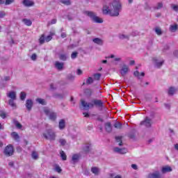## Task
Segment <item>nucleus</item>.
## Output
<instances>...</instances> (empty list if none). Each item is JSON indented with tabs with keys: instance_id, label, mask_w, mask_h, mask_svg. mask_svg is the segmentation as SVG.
<instances>
[{
	"instance_id": "obj_1",
	"label": "nucleus",
	"mask_w": 178,
	"mask_h": 178,
	"mask_svg": "<svg viewBox=\"0 0 178 178\" xmlns=\"http://www.w3.org/2000/svg\"><path fill=\"white\" fill-rule=\"evenodd\" d=\"M112 6L113 8V12H112V10L109 9L108 5L104 4L102 8L103 15H110V16L112 17H118L119 13L122 10V3H120V1L115 0L112 3Z\"/></svg>"
},
{
	"instance_id": "obj_2",
	"label": "nucleus",
	"mask_w": 178,
	"mask_h": 178,
	"mask_svg": "<svg viewBox=\"0 0 178 178\" xmlns=\"http://www.w3.org/2000/svg\"><path fill=\"white\" fill-rule=\"evenodd\" d=\"M81 105L83 106V109L88 111V109H92L94 106L96 108H104V102L101 99H94L91 102L88 103L84 99H81Z\"/></svg>"
},
{
	"instance_id": "obj_3",
	"label": "nucleus",
	"mask_w": 178,
	"mask_h": 178,
	"mask_svg": "<svg viewBox=\"0 0 178 178\" xmlns=\"http://www.w3.org/2000/svg\"><path fill=\"white\" fill-rule=\"evenodd\" d=\"M7 97L8 98H10V99L8 100V105H10V106H12V108H15V109H16L17 108L16 103H15V101H16L17 98L16 92L10 91V92L7 93Z\"/></svg>"
},
{
	"instance_id": "obj_4",
	"label": "nucleus",
	"mask_w": 178,
	"mask_h": 178,
	"mask_svg": "<svg viewBox=\"0 0 178 178\" xmlns=\"http://www.w3.org/2000/svg\"><path fill=\"white\" fill-rule=\"evenodd\" d=\"M43 137L46 140H50V141H55L56 140V134L52 129H47L43 133Z\"/></svg>"
},
{
	"instance_id": "obj_5",
	"label": "nucleus",
	"mask_w": 178,
	"mask_h": 178,
	"mask_svg": "<svg viewBox=\"0 0 178 178\" xmlns=\"http://www.w3.org/2000/svg\"><path fill=\"white\" fill-rule=\"evenodd\" d=\"M85 15L90 17L91 20L95 23H104L102 18L97 16V13L92 11H85Z\"/></svg>"
},
{
	"instance_id": "obj_6",
	"label": "nucleus",
	"mask_w": 178,
	"mask_h": 178,
	"mask_svg": "<svg viewBox=\"0 0 178 178\" xmlns=\"http://www.w3.org/2000/svg\"><path fill=\"white\" fill-rule=\"evenodd\" d=\"M14 153L15 149L13 148V145H7L3 150V154L4 155H6V156H12Z\"/></svg>"
},
{
	"instance_id": "obj_7",
	"label": "nucleus",
	"mask_w": 178,
	"mask_h": 178,
	"mask_svg": "<svg viewBox=\"0 0 178 178\" xmlns=\"http://www.w3.org/2000/svg\"><path fill=\"white\" fill-rule=\"evenodd\" d=\"M44 112L47 116H49L50 120H56V113L54 112H51L49 109L44 108Z\"/></svg>"
},
{
	"instance_id": "obj_8",
	"label": "nucleus",
	"mask_w": 178,
	"mask_h": 178,
	"mask_svg": "<svg viewBox=\"0 0 178 178\" xmlns=\"http://www.w3.org/2000/svg\"><path fill=\"white\" fill-rule=\"evenodd\" d=\"M141 126H145V127H151L152 126V120L149 117H146L143 121L140 122Z\"/></svg>"
},
{
	"instance_id": "obj_9",
	"label": "nucleus",
	"mask_w": 178,
	"mask_h": 178,
	"mask_svg": "<svg viewBox=\"0 0 178 178\" xmlns=\"http://www.w3.org/2000/svg\"><path fill=\"white\" fill-rule=\"evenodd\" d=\"M147 178H162V175L159 171H155L152 173H149L147 175Z\"/></svg>"
},
{
	"instance_id": "obj_10",
	"label": "nucleus",
	"mask_w": 178,
	"mask_h": 178,
	"mask_svg": "<svg viewBox=\"0 0 178 178\" xmlns=\"http://www.w3.org/2000/svg\"><path fill=\"white\" fill-rule=\"evenodd\" d=\"M33 105H34L33 100H31V99H26L25 106H26L27 111H29V112H30V111H31V109L33 108Z\"/></svg>"
},
{
	"instance_id": "obj_11",
	"label": "nucleus",
	"mask_w": 178,
	"mask_h": 178,
	"mask_svg": "<svg viewBox=\"0 0 178 178\" xmlns=\"http://www.w3.org/2000/svg\"><path fill=\"white\" fill-rule=\"evenodd\" d=\"M113 151L114 152H117V154H124L127 153V149L126 148L114 147Z\"/></svg>"
},
{
	"instance_id": "obj_12",
	"label": "nucleus",
	"mask_w": 178,
	"mask_h": 178,
	"mask_svg": "<svg viewBox=\"0 0 178 178\" xmlns=\"http://www.w3.org/2000/svg\"><path fill=\"white\" fill-rule=\"evenodd\" d=\"M129 72V67L127 65H123V67L121 69L120 74L124 77L126 74H127V72Z\"/></svg>"
},
{
	"instance_id": "obj_13",
	"label": "nucleus",
	"mask_w": 178,
	"mask_h": 178,
	"mask_svg": "<svg viewBox=\"0 0 178 178\" xmlns=\"http://www.w3.org/2000/svg\"><path fill=\"white\" fill-rule=\"evenodd\" d=\"M172 167L169 165H165L161 168V173H169V172H172Z\"/></svg>"
},
{
	"instance_id": "obj_14",
	"label": "nucleus",
	"mask_w": 178,
	"mask_h": 178,
	"mask_svg": "<svg viewBox=\"0 0 178 178\" xmlns=\"http://www.w3.org/2000/svg\"><path fill=\"white\" fill-rule=\"evenodd\" d=\"M153 60L154 62V65L156 67H158V69H160V67L165 63V60H162L161 61L159 62L158 59L156 58H153Z\"/></svg>"
},
{
	"instance_id": "obj_15",
	"label": "nucleus",
	"mask_w": 178,
	"mask_h": 178,
	"mask_svg": "<svg viewBox=\"0 0 178 178\" xmlns=\"http://www.w3.org/2000/svg\"><path fill=\"white\" fill-rule=\"evenodd\" d=\"M65 63H60L59 61H56L55 63V67L58 69V70H63V66Z\"/></svg>"
},
{
	"instance_id": "obj_16",
	"label": "nucleus",
	"mask_w": 178,
	"mask_h": 178,
	"mask_svg": "<svg viewBox=\"0 0 178 178\" xmlns=\"http://www.w3.org/2000/svg\"><path fill=\"white\" fill-rule=\"evenodd\" d=\"M104 127L107 133L112 131V124L111 122H106L104 124Z\"/></svg>"
},
{
	"instance_id": "obj_17",
	"label": "nucleus",
	"mask_w": 178,
	"mask_h": 178,
	"mask_svg": "<svg viewBox=\"0 0 178 178\" xmlns=\"http://www.w3.org/2000/svg\"><path fill=\"white\" fill-rule=\"evenodd\" d=\"M90 170L95 176H98V175H99V168H98V167H92Z\"/></svg>"
},
{
	"instance_id": "obj_18",
	"label": "nucleus",
	"mask_w": 178,
	"mask_h": 178,
	"mask_svg": "<svg viewBox=\"0 0 178 178\" xmlns=\"http://www.w3.org/2000/svg\"><path fill=\"white\" fill-rule=\"evenodd\" d=\"M58 127L60 130H63L65 127H66V122H65V120H60L58 123Z\"/></svg>"
},
{
	"instance_id": "obj_19",
	"label": "nucleus",
	"mask_w": 178,
	"mask_h": 178,
	"mask_svg": "<svg viewBox=\"0 0 178 178\" xmlns=\"http://www.w3.org/2000/svg\"><path fill=\"white\" fill-rule=\"evenodd\" d=\"M84 94L86 97L90 98V97H91V95H92V89H90V88L85 89Z\"/></svg>"
},
{
	"instance_id": "obj_20",
	"label": "nucleus",
	"mask_w": 178,
	"mask_h": 178,
	"mask_svg": "<svg viewBox=\"0 0 178 178\" xmlns=\"http://www.w3.org/2000/svg\"><path fill=\"white\" fill-rule=\"evenodd\" d=\"M23 4L24 6H33L34 5V2H33L31 0H24Z\"/></svg>"
},
{
	"instance_id": "obj_21",
	"label": "nucleus",
	"mask_w": 178,
	"mask_h": 178,
	"mask_svg": "<svg viewBox=\"0 0 178 178\" xmlns=\"http://www.w3.org/2000/svg\"><path fill=\"white\" fill-rule=\"evenodd\" d=\"M92 41L95 42V44H97V45H103L104 44V40L98 38H94Z\"/></svg>"
},
{
	"instance_id": "obj_22",
	"label": "nucleus",
	"mask_w": 178,
	"mask_h": 178,
	"mask_svg": "<svg viewBox=\"0 0 178 178\" xmlns=\"http://www.w3.org/2000/svg\"><path fill=\"white\" fill-rule=\"evenodd\" d=\"M79 159H80V155L79 154H74L72 158V161L73 163H76V162L79 161Z\"/></svg>"
},
{
	"instance_id": "obj_23",
	"label": "nucleus",
	"mask_w": 178,
	"mask_h": 178,
	"mask_svg": "<svg viewBox=\"0 0 178 178\" xmlns=\"http://www.w3.org/2000/svg\"><path fill=\"white\" fill-rule=\"evenodd\" d=\"M35 101L40 105H47V101H45L44 99L37 98Z\"/></svg>"
},
{
	"instance_id": "obj_24",
	"label": "nucleus",
	"mask_w": 178,
	"mask_h": 178,
	"mask_svg": "<svg viewBox=\"0 0 178 178\" xmlns=\"http://www.w3.org/2000/svg\"><path fill=\"white\" fill-rule=\"evenodd\" d=\"M60 155L63 161H66V159H67V156H66V153H65L63 150L60 152Z\"/></svg>"
},
{
	"instance_id": "obj_25",
	"label": "nucleus",
	"mask_w": 178,
	"mask_h": 178,
	"mask_svg": "<svg viewBox=\"0 0 178 178\" xmlns=\"http://www.w3.org/2000/svg\"><path fill=\"white\" fill-rule=\"evenodd\" d=\"M83 151L86 154L88 153L89 151H91V145H90V144L86 145L83 147Z\"/></svg>"
},
{
	"instance_id": "obj_26",
	"label": "nucleus",
	"mask_w": 178,
	"mask_h": 178,
	"mask_svg": "<svg viewBox=\"0 0 178 178\" xmlns=\"http://www.w3.org/2000/svg\"><path fill=\"white\" fill-rule=\"evenodd\" d=\"M177 29H178L177 24L171 25L170 27V31H172V33H176V31H177Z\"/></svg>"
},
{
	"instance_id": "obj_27",
	"label": "nucleus",
	"mask_w": 178,
	"mask_h": 178,
	"mask_svg": "<svg viewBox=\"0 0 178 178\" xmlns=\"http://www.w3.org/2000/svg\"><path fill=\"white\" fill-rule=\"evenodd\" d=\"M23 23H24V24H26V26H31V24H33V22H31V20L28 19H22Z\"/></svg>"
},
{
	"instance_id": "obj_28",
	"label": "nucleus",
	"mask_w": 178,
	"mask_h": 178,
	"mask_svg": "<svg viewBox=\"0 0 178 178\" xmlns=\"http://www.w3.org/2000/svg\"><path fill=\"white\" fill-rule=\"evenodd\" d=\"M11 136H12L13 138H14V140H15L16 141H18L19 138H20V136H19V134L16 132H13L11 134Z\"/></svg>"
},
{
	"instance_id": "obj_29",
	"label": "nucleus",
	"mask_w": 178,
	"mask_h": 178,
	"mask_svg": "<svg viewBox=\"0 0 178 178\" xmlns=\"http://www.w3.org/2000/svg\"><path fill=\"white\" fill-rule=\"evenodd\" d=\"M116 143H118V145L122 146L123 145V142H122V137L121 136H115Z\"/></svg>"
},
{
	"instance_id": "obj_30",
	"label": "nucleus",
	"mask_w": 178,
	"mask_h": 178,
	"mask_svg": "<svg viewBox=\"0 0 178 178\" xmlns=\"http://www.w3.org/2000/svg\"><path fill=\"white\" fill-rule=\"evenodd\" d=\"M123 126V124L120 122H116L115 124H114V127L115 129H118L119 130H120L122 129V127Z\"/></svg>"
},
{
	"instance_id": "obj_31",
	"label": "nucleus",
	"mask_w": 178,
	"mask_h": 178,
	"mask_svg": "<svg viewBox=\"0 0 178 178\" xmlns=\"http://www.w3.org/2000/svg\"><path fill=\"white\" fill-rule=\"evenodd\" d=\"M176 92V89L175 88L171 87L168 90V95H173Z\"/></svg>"
},
{
	"instance_id": "obj_32",
	"label": "nucleus",
	"mask_w": 178,
	"mask_h": 178,
	"mask_svg": "<svg viewBox=\"0 0 178 178\" xmlns=\"http://www.w3.org/2000/svg\"><path fill=\"white\" fill-rule=\"evenodd\" d=\"M162 8H163V3L159 2L157 3V6L154 8V9H156L158 10L159 9H162Z\"/></svg>"
},
{
	"instance_id": "obj_33",
	"label": "nucleus",
	"mask_w": 178,
	"mask_h": 178,
	"mask_svg": "<svg viewBox=\"0 0 178 178\" xmlns=\"http://www.w3.org/2000/svg\"><path fill=\"white\" fill-rule=\"evenodd\" d=\"M60 60H67V55L66 54H60L59 55Z\"/></svg>"
},
{
	"instance_id": "obj_34",
	"label": "nucleus",
	"mask_w": 178,
	"mask_h": 178,
	"mask_svg": "<svg viewBox=\"0 0 178 178\" xmlns=\"http://www.w3.org/2000/svg\"><path fill=\"white\" fill-rule=\"evenodd\" d=\"M60 2L61 3H63V5H67V6L72 4V2H70V0H60Z\"/></svg>"
},
{
	"instance_id": "obj_35",
	"label": "nucleus",
	"mask_w": 178,
	"mask_h": 178,
	"mask_svg": "<svg viewBox=\"0 0 178 178\" xmlns=\"http://www.w3.org/2000/svg\"><path fill=\"white\" fill-rule=\"evenodd\" d=\"M26 97H27V95L24 92H21L20 93V100L24 101L26 99Z\"/></svg>"
},
{
	"instance_id": "obj_36",
	"label": "nucleus",
	"mask_w": 178,
	"mask_h": 178,
	"mask_svg": "<svg viewBox=\"0 0 178 178\" xmlns=\"http://www.w3.org/2000/svg\"><path fill=\"white\" fill-rule=\"evenodd\" d=\"M120 40H129V35L124 34L119 35Z\"/></svg>"
},
{
	"instance_id": "obj_37",
	"label": "nucleus",
	"mask_w": 178,
	"mask_h": 178,
	"mask_svg": "<svg viewBox=\"0 0 178 178\" xmlns=\"http://www.w3.org/2000/svg\"><path fill=\"white\" fill-rule=\"evenodd\" d=\"M58 143L60 144V145L64 147V145H66L67 141L63 138H60L58 140Z\"/></svg>"
},
{
	"instance_id": "obj_38",
	"label": "nucleus",
	"mask_w": 178,
	"mask_h": 178,
	"mask_svg": "<svg viewBox=\"0 0 178 178\" xmlns=\"http://www.w3.org/2000/svg\"><path fill=\"white\" fill-rule=\"evenodd\" d=\"M94 83V79L92 77L89 76L86 80V84H92Z\"/></svg>"
},
{
	"instance_id": "obj_39",
	"label": "nucleus",
	"mask_w": 178,
	"mask_h": 178,
	"mask_svg": "<svg viewBox=\"0 0 178 178\" xmlns=\"http://www.w3.org/2000/svg\"><path fill=\"white\" fill-rule=\"evenodd\" d=\"M14 123L17 129H22V127H23V125H22V124H20L18 121L15 120L14 121Z\"/></svg>"
},
{
	"instance_id": "obj_40",
	"label": "nucleus",
	"mask_w": 178,
	"mask_h": 178,
	"mask_svg": "<svg viewBox=\"0 0 178 178\" xmlns=\"http://www.w3.org/2000/svg\"><path fill=\"white\" fill-rule=\"evenodd\" d=\"M40 44H42L44 42H45V37L44 35H42V36L39 39Z\"/></svg>"
},
{
	"instance_id": "obj_41",
	"label": "nucleus",
	"mask_w": 178,
	"mask_h": 178,
	"mask_svg": "<svg viewBox=\"0 0 178 178\" xmlns=\"http://www.w3.org/2000/svg\"><path fill=\"white\" fill-rule=\"evenodd\" d=\"M155 31L157 35H162V30H161V28H156Z\"/></svg>"
},
{
	"instance_id": "obj_42",
	"label": "nucleus",
	"mask_w": 178,
	"mask_h": 178,
	"mask_svg": "<svg viewBox=\"0 0 178 178\" xmlns=\"http://www.w3.org/2000/svg\"><path fill=\"white\" fill-rule=\"evenodd\" d=\"M32 158L33 159H38V153H37L36 152H32Z\"/></svg>"
},
{
	"instance_id": "obj_43",
	"label": "nucleus",
	"mask_w": 178,
	"mask_h": 178,
	"mask_svg": "<svg viewBox=\"0 0 178 178\" xmlns=\"http://www.w3.org/2000/svg\"><path fill=\"white\" fill-rule=\"evenodd\" d=\"M77 55H79V53H78V52H76V51L73 52V53L71 54V58H72V59H76V58H77Z\"/></svg>"
},
{
	"instance_id": "obj_44",
	"label": "nucleus",
	"mask_w": 178,
	"mask_h": 178,
	"mask_svg": "<svg viewBox=\"0 0 178 178\" xmlns=\"http://www.w3.org/2000/svg\"><path fill=\"white\" fill-rule=\"evenodd\" d=\"M52 35H54V34L47 36L45 38V41L47 42H49V41H51L52 40Z\"/></svg>"
},
{
	"instance_id": "obj_45",
	"label": "nucleus",
	"mask_w": 178,
	"mask_h": 178,
	"mask_svg": "<svg viewBox=\"0 0 178 178\" xmlns=\"http://www.w3.org/2000/svg\"><path fill=\"white\" fill-rule=\"evenodd\" d=\"M93 76L95 77V80H99V79H101V74L99 73L95 74Z\"/></svg>"
},
{
	"instance_id": "obj_46",
	"label": "nucleus",
	"mask_w": 178,
	"mask_h": 178,
	"mask_svg": "<svg viewBox=\"0 0 178 178\" xmlns=\"http://www.w3.org/2000/svg\"><path fill=\"white\" fill-rule=\"evenodd\" d=\"M50 90L51 91H55L56 90V86L54 83L50 84Z\"/></svg>"
},
{
	"instance_id": "obj_47",
	"label": "nucleus",
	"mask_w": 178,
	"mask_h": 178,
	"mask_svg": "<svg viewBox=\"0 0 178 178\" xmlns=\"http://www.w3.org/2000/svg\"><path fill=\"white\" fill-rule=\"evenodd\" d=\"M0 116L2 119H5L6 118V113L3 111H0Z\"/></svg>"
},
{
	"instance_id": "obj_48",
	"label": "nucleus",
	"mask_w": 178,
	"mask_h": 178,
	"mask_svg": "<svg viewBox=\"0 0 178 178\" xmlns=\"http://www.w3.org/2000/svg\"><path fill=\"white\" fill-rule=\"evenodd\" d=\"M56 172H58V173H60L62 172V168L59 167V165H56L55 168Z\"/></svg>"
},
{
	"instance_id": "obj_49",
	"label": "nucleus",
	"mask_w": 178,
	"mask_h": 178,
	"mask_svg": "<svg viewBox=\"0 0 178 178\" xmlns=\"http://www.w3.org/2000/svg\"><path fill=\"white\" fill-rule=\"evenodd\" d=\"M13 2H15V0H6L5 5H10Z\"/></svg>"
},
{
	"instance_id": "obj_50",
	"label": "nucleus",
	"mask_w": 178,
	"mask_h": 178,
	"mask_svg": "<svg viewBox=\"0 0 178 178\" xmlns=\"http://www.w3.org/2000/svg\"><path fill=\"white\" fill-rule=\"evenodd\" d=\"M74 76L72 75V74H70L67 76V79L68 80H70L71 81H73V80H74Z\"/></svg>"
},
{
	"instance_id": "obj_51",
	"label": "nucleus",
	"mask_w": 178,
	"mask_h": 178,
	"mask_svg": "<svg viewBox=\"0 0 178 178\" xmlns=\"http://www.w3.org/2000/svg\"><path fill=\"white\" fill-rule=\"evenodd\" d=\"M53 97H54V98H63V96L60 94H55Z\"/></svg>"
},
{
	"instance_id": "obj_52",
	"label": "nucleus",
	"mask_w": 178,
	"mask_h": 178,
	"mask_svg": "<svg viewBox=\"0 0 178 178\" xmlns=\"http://www.w3.org/2000/svg\"><path fill=\"white\" fill-rule=\"evenodd\" d=\"M31 58L32 60H37V54H32Z\"/></svg>"
},
{
	"instance_id": "obj_53",
	"label": "nucleus",
	"mask_w": 178,
	"mask_h": 178,
	"mask_svg": "<svg viewBox=\"0 0 178 178\" xmlns=\"http://www.w3.org/2000/svg\"><path fill=\"white\" fill-rule=\"evenodd\" d=\"M129 138H131L132 140H136V135L134 134H131L129 135Z\"/></svg>"
},
{
	"instance_id": "obj_54",
	"label": "nucleus",
	"mask_w": 178,
	"mask_h": 178,
	"mask_svg": "<svg viewBox=\"0 0 178 178\" xmlns=\"http://www.w3.org/2000/svg\"><path fill=\"white\" fill-rule=\"evenodd\" d=\"M5 12L3 11H0V19H2L3 17H5Z\"/></svg>"
},
{
	"instance_id": "obj_55",
	"label": "nucleus",
	"mask_w": 178,
	"mask_h": 178,
	"mask_svg": "<svg viewBox=\"0 0 178 178\" xmlns=\"http://www.w3.org/2000/svg\"><path fill=\"white\" fill-rule=\"evenodd\" d=\"M61 38H66L67 37V35L65 32H62L60 35Z\"/></svg>"
},
{
	"instance_id": "obj_56",
	"label": "nucleus",
	"mask_w": 178,
	"mask_h": 178,
	"mask_svg": "<svg viewBox=\"0 0 178 178\" xmlns=\"http://www.w3.org/2000/svg\"><path fill=\"white\" fill-rule=\"evenodd\" d=\"M172 8L173 10H175V12H177V10H178V6L172 5Z\"/></svg>"
},
{
	"instance_id": "obj_57",
	"label": "nucleus",
	"mask_w": 178,
	"mask_h": 178,
	"mask_svg": "<svg viewBox=\"0 0 178 178\" xmlns=\"http://www.w3.org/2000/svg\"><path fill=\"white\" fill-rule=\"evenodd\" d=\"M76 74H78V76H81V74H83V71L80 69L77 70Z\"/></svg>"
},
{
	"instance_id": "obj_58",
	"label": "nucleus",
	"mask_w": 178,
	"mask_h": 178,
	"mask_svg": "<svg viewBox=\"0 0 178 178\" xmlns=\"http://www.w3.org/2000/svg\"><path fill=\"white\" fill-rule=\"evenodd\" d=\"M134 75L136 76V77H140V72H138V71H135L134 72Z\"/></svg>"
},
{
	"instance_id": "obj_59",
	"label": "nucleus",
	"mask_w": 178,
	"mask_h": 178,
	"mask_svg": "<svg viewBox=\"0 0 178 178\" xmlns=\"http://www.w3.org/2000/svg\"><path fill=\"white\" fill-rule=\"evenodd\" d=\"M3 80H4V81H10V76H4Z\"/></svg>"
},
{
	"instance_id": "obj_60",
	"label": "nucleus",
	"mask_w": 178,
	"mask_h": 178,
	"mask_svg": "<svg viewBox=\"0 0 178 178\" xmlns=\"http://www.w3.org/2000/svg\"><path fill=\"white\" fill-rule=\"evenodd\" d=\"M131 168L132 169H134V170H137V169H138V167L136 164H132Z\"/></svg>"
},
{
	"instance_id": "obj_61",
	"label": "nucleus",
	"mask_w": 178,
	"mask_h": 178,
	"mask_svg": "<svg viewBox=\"0 0 178 178\" xmlns=\"http://www.w3.org/2000/svg\"><path fill=\"white\" fill-rule=\"evenodd\" d=\"M56 19H53L51 21V23L50 24H56Z\"/></svg>"
},
{
	"instance_id": "obj_62",
	"label": "nucleus",
	"mask_w": 178,
	"mask_h": 178,
	"mask_svg": "<svg viewBox=\"0 0 178 178\" xmlns=\"http://www.w3.org/2000/svg\"><path fill=\"white\" fill-rule=\"evenodd\" d=\"M164 106H165V108H167V109H170V104H164Z\"/></svg>"
},
{
	"instance_id": "obj_63",
	"label": "nucleus",
	"mask_w": 178,
	"mask_h": 178,
	"mask_svg": "<svg viewBox=\"0 0 178 178\" xmlns=\"http://www.w3.org/2000/svg\"><path fill=\"white\" fill-rule=\"evenodd\" d=\"M174 55H175V56L178 57V51H174Z\"/></svg>"
},
{
	"instance_id": "obj_64",
	"label": "nucleus",
	"mask_w": 178,
	"mask_h": 178,
	"mask_svg": "<svg viewBox=\"0 0 178 178\" xmlns=\"http://www.w3.org/2000/svg\"><path fill=\"white\" fill-rule=\"evenodd\" d=\"M175 149L177 151H178V144H177V143L175 145Z\"/></svg>"
}]
</instances>
